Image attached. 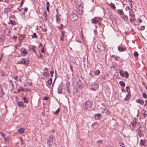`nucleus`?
<instances>
[{
  "label": "nucleus",
  "mask_w": 147,
  "mask_h": 147,
  "mask_svg": "<svg viewBox=\"0 0 147 147\" xmlns=\"http://www.w3.org/2000/svg\"><path fill=\"white\" fill-rule=\"evenodd\" d=\"M103 142V141L102 140H99L97 141V143L98 144L99 143H102Z\"/></svg>",
  "instance_id": "58836bf2"
},
{
  "label": "nucleus",
  "mask_w": 147,
  "mask_h": 147,
  "mask_svg": "<svg viewBox=\"0 0 147 147\" xmlns=\"http://www.w3.org/2000/svg\"><path fill=\"white\" fill-rule=\"evenodd\" d=\"M128 1L130 3H131V4H133V3L134 4V2L132 1V0H128Z\"/></svg>",
  "instance_id": "09e8293b"
},
{
  "label": "nucleus",
  "mask_w": 147,
  "mask_h": 147,
  "mask_svg": "<svg viewBox=\"0 0 147 147\" xmlns=\"http://www.w3.org/2000/svg\"><path fill=\"white\" fill-rule=\"evenodd\" d=\"M142 128L141 127H139V128L138 129V130H138L137 133L139 135H140L141 134V130L140 129V128Z\"/></svg>",
  "instance_id": "c85d7f7f"
},
{
  "label": "nucleus",
  "mask_w": 147,
  "mask_h": 147,
  "mask_svg": "<svg viewBox=\"0 0 147 147\" xmlns=\"http://www.w3.org/2000/svg\"><path fill=\"white\" fill-rule=\"evenodd\" d=\"M27 10H28L27 8L26 7H25L24 9V12H26L27 11Z\"/></svg>",
  "instance_id": "3c124183"
},
{
  "label": "nucleus",
  "mask_w": 147,
  "mask_h": 147,
  "mask_svg": "<svg viewBox=\"0 0 147 147\" xmlns=\"http://www.w3.org/2000/svg\"><path fill=\"white\" fill-rule=\"evenodd\" d=\"M63 25L62 24H61V26L59 27V28L60 30H61L62 29V28L63 27Z\"/></svg>",
  "instance_id": "ea45409f"
},
{
  "label": "nucleus",
  "mask_w": 147,
  "mask_h": 147,
  "mask_svg": "<svg viewBox=\"0 0 147 147\" xmlns=\"http://www.w3.org/2000/svg\"><path fill=\"white\" fill-rule=\"evenodd\" d=\"M18 10L19 11H22V10L21 9H20L18 8Z\"/></svg>",
  "instance_id": "69168bd1"
},
{
  "label": "nucleus",
  "mask_w": 147,
  "mask_h": 147,
  "mask_svg": "<svg viewBox=\"0 0 147 147\" xmlns=\"http://www.w3.org/2000/svg\"><path fill=\"white\" fill-rule=\"evenodd\" d=\"M0 134L2 137H5V134L4 133L2 132H0Z\"/></svg>",
  "instance_id": "e433bc0d"
},
{
  "label": "nucleus",
  "mask_w": 147,
  "mask_h": 147,
  "mask_svg": "<svg viewBox=\"0 0 147 147\" xmlns=\"http://www.w3.org/2000/svg\"><path fill=\"white\" fill-rule=\"evenodd\" d=\"M109 5L111 7V8L112 9H115L116 8L115 5L113 3H111L109 4Z\"/></svg>",
  "instance_id": "393cba45"
},
{
  "label": "nucleus",
  "mask_w": 147,
  "mask_h": 147,
  "mask_svg": "<svg viewBox=\"0 0 147 147\" xmlns=\"http://www.w3.org/2000/svg\"><path fill=\"white\" fill-rule=\"evenodd\" d=\"M145 102L146 103V104H147V100H146L145 101Z\"/></svg>",
  "instance_id": "774afa93"
},
{
  "label": "nucleus",
  "mask_w": 147,
  "mask_h": 147,
  "mask_svg": "<svg viewBox=\"0 0 147 147\" xmlns=\"http://www.w3.org/2000/svg\"><path fill=\"white\" fill-rule=\"evenodd\" d=\"M124 76H125L126 78H128L129 76L128 74L127 71H125L124 73Z\"/></svg>",
  "instance_id": "a878e982"
},
{
  "label": "nucleus",
  "mask_w": 147,
  "mask_h": 147,
  "mask_svg": "<svg viewBox=\"0 0 147 147\" xmlns=\"http://www.w3.org/2000/svg\"><path fill=\"white\" fill-rule=\"evenodd\" d=\"M52 78H50L47 81V83L49 85H51L52 83Z\"/></svg>",
  "instance_id": "4be33fe9"
},
{
  "label": "nucleus",
  "mask_w": 147,
  "mask_h": 147,
  "mask_svg": "<svg viewBox=\"0 0 147 147\" xmlns=\"http://www.w3.org/2000/svg\"><path fill=\"white\" fill-rule=\"evenodd\" d=\"M9 81L10 82H11V86H12V87L13 88V87H14V85L13 84V82L11 80H9Z\"/></svg>",
  "instance_id": "de8ad7c7"
},
{
  "label": "nucleus",
  "mask_w": 147,
  "mask_h": 147,
  "mask_svg": "<svg viewBox=\"0 0 147 147\" xmlns=\"http://www.w3.org/2000/svg\"><path fill=\"white\" fill-rule=\"evenodd\" d=\"M92 102L90 101L85 102L84 105V108L85 109H88L90 108L92 105Z\"/></svg>",
  "instance_id": "f257e3e1"
},
{
  "label": "nucleus",
  "mask_w": 147,
  "mask_h": 147,
  "mask_svg": "<svg viewBox=\"0 0 147 147\" xmlns=\"http://www.w3.org/2000/svg\"><path fill=\"white\" fill-rule=\"evenodd\" d=\"M144 26H142L141 28V30H142V29L144 30Z\"/></svg>",
  "instance_id": "bf43d9fd"
},
{
  "label": "nucleus",
  "mask_w": 147,
  "mask_h": 147,
  "mask_svg": "<svg viewBox=\"0 0 147 147\" xmlns=\"http://www.w3.org/2000/svg\"><path fill=\"white\" fill-rule=\"evenodd\" d=\"M21 52L24 54L27 53V51L25 49H22L21 50Z\"/></svg>",
  "instance_id": "5701e85b"
},
{
  "label": "nucleus",
  "mask_w": 147,
  "mask_h": 147,
  "mask_svg": "<svg viewBox=\"0 0 147 147\" xmlns=\"http://www.w3.org/2000/svg\"><path fill=\"white\" fill-rule=\"evenodd\" d=\"M23 100H24V102L26 103H28V100L27 98L25 97H24L23 98Z\"/></svg>",
  "instance_id": "b1692460"
},
{
  "label": "nucleus",
  "mask_w": 147,
  "mask_h": 147,
  "mask_svg": "<svg viewBox=\"0 0 147 147\" xmlns=\"http://www.w3.org/2000/svg\"><path fill=\"white\" fill-rule=\"evenodd\" d=\"M72 68H73L72 66H71V65H70V69L71 70H72Z\"/></svg>",
  "instance_id": "680f3d73"
},
{
  "label": "nucleus",
  "mask_w": 147,
  "mask_h": 147,
  "mask_svg": "<svg viewBox=\"0 0 147 147\" xmlns=\"http://www.w3.org/2000/svg\"><path fill=\"white\" fill-rule=\"evenodd\" d=\"M62 88L60 86L59 87L58 89V92L59 94H61L62 92Z\"/></svg>",
  "instance_id": "4468645a"
},
{
  "label": "nucleus",
  "mask_w": 147,
  "mask_h": 147,
  "mask_svg": "<svg viewBox=\"0 0 147 147\" xmlns=\"http://www.w3.org/2000/svg\"><path fill=\"white\" fill-rule=\"evenodd\" d=\"M136 101L137 103H139L142 105H143L144 103V100L142 99H138L136 100Z\"/></svg>",
  "instance_id": "1a4fd4ad"
},
{
  "label": "nucleus",
  "mask_w": 147,
  "mask_h": 147,
  "mask_svg": "<svg viewBox=\"0 0 147 147\" xmlns=\"http://www.w3.org/2000/svg\"><path fill=\"white\" fill-rule=\"evenodd\" d=\"M29 61L27 60V61L25 60L23 58H21L18 61L17 64H22L24 65H27L29 64Z\"/></svg>",
  "instance_id": "7ed1b4c3"
},
{
  "label": "nucleus",
  "mask_w": 147,
  "mask_h": 147,
  "mask_svg": "<svg viewBox=\"0 0 147 147\" xmlns=\"http://www.w3.org/2000/svg\"><path fill=\"white\" fill-rule=\"evenodd\" d=\"M20 91H22L24 92V90L23 88H22L20 89H18V92H19Z\"/></svg>",
  "instance_id": "37998d69"
},
{
  "label": "nucleus",
  "mask_w": 147,
  "mask_h": 147,
  "mask_svg": "<svg viewBox=\"0 0 147 147\" xmlns=\"http://www.w3.org/2000/svg\"><path fill=\"white\" fill-rule=\"evenodd\" d=\"M101 115L100 114L98 113L95 115V118L96 119H99L101 117Z\"/></svg>",
  "instance_id": "9b49d317"
},
{
  "label": "nucleus",
  "mask_w": 147,
  "mask_h": 147,
  "mask_svg": "<svg viewBox=\"0 0 147 147\" xmlns=\"http://www.w3.org/2000/svg\"><path fill=\"white\" fill-rule=\"evenodd\" d=\"M4 139L5 141H8L9 140V138L8 137H4Z\"/></svg>",
  "instance_id": "79ce46f5"
},
{
  "label": "nucleus",
  "mask_w": 147,
  "mask_h": 147,
  "mask_svg": "<svg viewBox=\"0 0 147 147\" xmlns=\"http://www.w3.org/2000/svg\"><path fill=\"white\" fill-rule=\"evenodd\" d=\"M140 146H144L145 145V142L142 139H141L140 140Z\"/></svg>",
  "instance_id": "dca6fc26"
},
{
  "label": "nucleus",
  "mask_w": 147,
  "mask_h": 147,
  "mask_svg": "<svg viewBox=\"0 0 147 147\" xmlns=\"http://www.w3.org/2000/svg\"><path fill=\"white\" fill-rule=\"evenodd\" d=\"M134 55L135 57H138L139 55L137 51H135L134 53Z\"/></svg>",
  "instance_id": "f704fd0d"
},
{
  "label": "nucleus",
  "mask_w": 147,
  "mask_h": 147,
  "mask_svg": "<svg viewBox=\"0 0 147 147\" xmlns=\"http://www.w3.org/2000/svg\"><path fill=\"white\" fill-rule=\"evenodd\" d=\"M100 72L99 70H97L96 71H95L94 72V73L95 74H96L97 75H98L100 74Z\"/></svg>",
  "instance_id": "2f4dec72"
},
{
  "label": "nucleus",
  "mask_w": 147,
  "mask_h": 147,
  "mask_svg": "<svg viewBox=\"0 0 147 147\" xmlns=\"http://www.w3.org/2000/svg\"><path fill=\"white\" fill-rule=\"evenodd\" d=\"M13 38L14 39H15L16 40V39L17 38V36H13Z\"/></svg>",
  "instance_id": "e2e57ef3"
},
{
  "label": "nucleus",
  "mask_w": 147,
  "mask_h": 147,
  "mask_svg": "<svg viewBox=\"0 0 147 147\" xmlns=\"http://www.w3.org/2000/svg\"><path fill=\"white\" fill-rule=\"evenodd\" d=\"M46 9H47V11L48 12H49V6H47V7H46Z\"/></svg>",
  "instance_id": "864d4df0"
},
{
  "label": "nucleus",
  "mask_w": 147,
  "mask_h": 147,
  "mask_svg": "<svg viewBox=\"0 0 147 147\" xmlns=\"http://www.w3.org/2000/svg\"><path fill=\"white\" fill-rule=\"evenodd\" d=\"M24 131V129L23 128H21L20 129L18 130V132L20 134L23 133Z\"/></svg>",
  "instance_id": "f8f14e48"
},
{
  "label": "nucleus",
  "mask_w": 147,
  "mask_h": 147,
  "mask_svg": "<svg viewBox=\"0 0 147 147\" xmlns=\"http://www.w3.org/2000/svg\"><path fill=\"white\" fill-rule=\"evenodd\" d=\"M123 18L125 20L127 21L128 20V17L126 16H124L123 17Z\"/></svg>",
  "instance_id": "4c0bfd02"
},
{
  "label": "nucleus",
  "mask_w": 147,
  "mask_h": 147,
  "mask_svg": "<svg viewBox=\"0 0 147 147\" xmlns=\"http://www.w3.org/2000/svg\"><path fill=\"white\" fill-rule=\"evenodd\" d=\"M41 51L42 53H44V49H43V48H42L41 50Z\"/></svg>",
  "instance_id": "4d7b16f0"
},
{
  "label": "nucleus",
  "mask_w": 147,
  "mask_h": 147,
  "mask_svg": "<svg viewBox=\"0 0 147 147\" xmlns=\"http://www.w3.org/2000/svg\"><path fill=\"white\" fill-rule=\"evenodd\" d=\"M118 49L119 52H122L126 49L123 46L120 45L118 47Z\"/></svg>",
  "instance_id": "0eeeda50"
},
{
  "label": "nucleus",
  "mask_w": 147,
  "mask_h": 147,
  "mask_svg": "<svg viewBox=\"0 0 147 147\" xmlns=\"http://www.w3.org/2000/svg\"><path fill=\"white\" fill-rule=\"evenodd\" d=\"M70 85L69 83V82H67V84H66V89L67 90V92H68V93H71V91L70 90L69 88V86Z\"/></svg>",
  "instance_id": "9d476101"
},
{
  "label": "nucleus",
  "mask_w": 147,
  "mask_h": 147,
  "mask_svg": "<svg viewBox=\"0 0 147 147\" xmlns=\"http://www.w3.org/2000/svg\"><path fill=\"white\" fill-rule=\"evenodd\" d=\"M49 99V97H44L43 98L44 100H47Z\"/></svg>",
  "instance_id": "a18cd8bd"
},
{
  "label": "nucleus",
  "mask_w": 147,
  "mask_h": 147,
  "mask_svg": "<svg viewBox=\"0 0 147 147\" xmlns=\"http://www.w3.org/2000/svg\"><path fill=\"white\" fill-rule=\"evenodd\" d=\"M132 125L133 127H135L136 125V121H134L132 122Z\"/></svg>",
  "instance_id": "bb28decb"
},
{
  "label": "nucleus",
  "mask_w": 147,
  "mask_h": 147,
  "mask_svg": "<svg viewBox=\"0 0 147 147\" xmlns=\"http://www.w3.org/2000/svg\"><path fill=\"white\" fill-rule=\"evenodd\" d=\"M97 47L98 50V51L100 52L101 51H104L105 50V47L104 44L101 42L98 43Z\"/></svg>",
  "instance_id": "f03ea898"
},
{
  "label": "nucleus",
  "mask_w": 147,
  "mask_h": 147,
  "mask_svg": "<svg viewBox=\"0 0 147 147\" xmlns=\"http://www.w3.org/2000/svg\"><path fill=\"white\" fill-rule=\"evenodd\" d=\"M37 37V36L35 33H33V34L32 35V38H36Z\"/></svg>",
  "instance_id": "473e14b6"
},
{
  "label": "nucleus",
  "mask_w": 147,
  "mask_h": 147,
  "mask_svg": "<svg viewBox=\"0 0 147 147\" xmlns=\"http://www.w3.org/2000/svg\"><path fill=\"white\" fill-rule=\"evenodd\" d=\"M31 50H32L33 51V52L35 53V51H34V49H33V48H32L31 49Z\"/></svg>",
  "instance_id": "338daca9"
},
{
  "label": "nucleus",
  "mask_w": 147,
  "mask_h": 147,
  "mask_svg": "<svg viewBox=\"0 0 147 147\" xmlns=\"http://www.w3.org/2000/svg\"><path fill=\"white\" fill-rule=\"evenodd\" d=\"M18 105L20 107H22L24 106V103L22 102H18Z\"/></svg>",
  "instance_id": "412c9836"
},
{
  "label": "nucleus",
  "mask_w": 147,
  "mask_h": 147,
  "mask_svg": "<svg viewBox=\"0 0 147 147\" xmlns=\"http://www.w3.org/2000/svg\"><path fill=\"white\" fill-rule=\"evenodd\" d=\"M138 21L140 23H141L142 22V20L140 18L138 19Z\"/></svg>",
  "instance_id": "8fccbe9b"
},
{
  "label": "nucleus",
  "mask_w": 147,
  "mask_h": 147,
  "mask_svg": "<svg viewBox=\"0 0 147 147\" xmlns=\"http://www.w3.org/2000/svg\"><path fill=\"white\" fill-rule=\"evenodd\" d=\"M74 92H75V91H76V92L78 91V90L77 88H74Z\"/></svg>",
  "instance_id": "6e6d98bb"
},
{
  "label": "nucleus",
  "mask_w": 147,
  "mask_h": 147,
  "mask_svg": "<svg viewBox=\"0 0 147 147\" xmlns=\"http://www.w3.org/2000/svg\"><path fill=\"white\" fill-rule=\"evenodd\" d=\"M13 78H14V79L15 80H16L17 79V76H15L13 77Z\"/></svg>",
  "instance_id": "052dcab7"
},
{
  "label": "nucleus",
  "mask_w": 147,
  "mask_h": 147,
  "mask_svg": "<svg viewBox=\"0 0 147 147\" xmlns=\"http://www.w3.org/2000/svg\"><path fill=\"white\" fill-rule=\"evenodd\" d=\"M119 84L122 87H124L125 86V83L123 81H121L119 82Z\"/></svg>",
  "instance_id": "6ab92c4d"
},
{
  "label": "nucleus",
  "mask_w": 147,
  "mask_h": 147,
  "mask_svg": "<svg viewBox=\"0 0 147 147\" xmlns=\"http://www.w3.org/2000/svg\"><path fill=\"white\" fill-rule=\"evenodd\" d=\"M130 98V95L128 94L126 96V97L125 98V100H127L128 99H129Z\"/></svg>",
  "instance_id": "72a5a7b5"
},
{
  "label": "nucleus",
  "mask_w": 147,
  "mask_h": 147,
  "mask_svg": "<svg viewBox=\"0 0 147 147\" xmlns=\"http://www.w3.org/2000/svg\"><path fill=\"white\" fill-rule=\"evenodd\" d=\"M54 73V71H51L50 72V75L51 76L53 77V74Z\"/></svg>",
  "instance_id": "a19ab883"
},
{
  "label": "nucleus",
  "mask_w": 147,
  "mask_h": 147,
  "mask_svg": "<svg viewBox=\"0 0 147 147\" xmlns=\"http://www.w3.org/2000/svg\"><path fill=\"white\" fill-rule=\"evenodd\" d=\"M46 4H47V6H49L50 4H49V2H48V1L47 2Z\"/></svg>",
  "instance_id": "13d9d810"
},
{
  "label": "nucleus",
  "mask_w": 147,
  "mask_h": 147,
  "mask_svg": "<svg viewBox=\"0 0 147 147\" xmlns=\"http://www.w3.org/2000/svg\"><path fill=\"white\" fill-rule=\"evenodd\" d=\"M142 95L143 98H147V95L145 93H143Z\"/></svg>",
  "instance_id": "cd10ccee"
},
{
  "label": "nucleus",
  "mask_w": 147,
  "mask_h": 147,
  "mask_svg": "<svg viewBox=\"0 0 147 147\" xmlns=\"http://www.w3.org/2000/svg\"><path fill=\"white\" fill-rule=\"evenodd\" d=\"M65 32L64 31H61V36L60 38V40L61 41H63L64 40V38L65 37Z\"/></svg>",
  "instance_id": "6e6552de"
},
{
  "label": "nucleus",
  "mask_w": 147,
  "mask_h": 147,
  "mask_svg": "<svg viewBox=\"0 0 147 147\" xmlns=\"http://www.w3.org/2000/svg\"><path fill=\"white\" fill-rule=\"evenodd\" d=\"M59 15H56V21L57 23H59L60 22V20L59 17Z\"/></svg>",
  "instance_id": "ddd939ff"
},
{
  "label": "nucleus",
  "mask_w": 147,
  "mask_h": 147,
  "mask_svg": "<svg viewBox=\"0 0 147 147\" xmlns=\"http://www.w3.org/2000/svg\"><path fill=\"white\" fill-rule=\"evenodd\" d=\"M43 74V76H47L49 75V73L46 72H44Z\"/></svg>",
  "instance_id": "c03bdc74"
},
{
  "label": "nucleus",
  "mask_w": 147,
  "mask_h": 147,
  "mask_svg": "<svg viewBox=\"0 0 147 147\" xmlns=\"http://www.w3.org/2000/svg\"><path fill=\"white\" fill-rule=\"evenodd\" d=\"M60 111V109L59 108H58L57 110L55 112H54V113L56 115H58Z\"/></svg>",
  "instance_id": "7c9ffc66"
},
{
  "label": "nucleus",
  "mask_w": 147,
  "mask_h": 147,
  "mask_svg": "<svg viewBox=\"0 0 147 147\" xmlns=\"http://www.w3.org/2000/svg\"><path fill=\"white\" fill-rule=\"evenodd\" d=\"M126 90L128 93H130V89L129 87H127L126 88Z\"/></svg>",
  "instance_id": "c756f323"
},
{
  "label": "nucleus",
  "mask_w": 147,
  "mask_h": 147,
  "mask_svg": "<svg viewBox=\"0 0 147 147\" xmlns=\"http://www.w3.org/2000/svg\"><path fill=\"white\" fill-rule=\"evenodd\" d=\"M92 23L96 24L98 22V20L94 18H93L92 19Z\"/></svg>",
  "instance_id": "a211bd4d"
},
{
  "label": "nucleus",
  "mask_w": 147,
  "mask_h": 147,
  "mask_svg": "<svg viewBox=\"0 0 147 147\" xmlns=\"http://www.w3.org/2000/svg\"><path fill=\"white\" fill-rule=\"evenodd\" d=\"M78 18L77 15L74 12L72 13L70 16V19L72 21H74L77 20Z\"/></svg>",
  "instance_id": "20e7f679"
},
{
  "label": "nucleus",
  "mask_w": 147,
  "mask_h": 147,
  "mask_svg": "<svg viewBox=\"0 0 147 147\" xmlns=\"http://www.w3.org/2000/svg\"><path fill=\"white\" fill-rule=\"evenodd\" d=\"M77 84L79 89H81L83 88V84L81 82L80 80L77 82Z\"/></svg>",
  "instance_id": "423d86ee"
},
{
  "label": "nucleus",
  "mask_w": 147,
  "mask_h": 147,
  "mask_svg": "<svg viewBox=\"0 0 147 147\" xmlns=\"http://www.w3.org/2000/svg\"><path fill=\"white\" fill-rule=\"evenodd\" d=\"M118 13L120 14V15L123 16L124 15V13L122 10L121 9H119L118 11Z\"/></svg>",
  "instance_id": "f3484780"
},
{
  "label": "nucleus",
  "mask_w": 147,
  "mask_h": 147,
  "mask_svg": "<svg viewBox=\"0 0 147 147\" xmlns=\"http://www.w3.org/2000/svg\"><path fill=\"white\" fill-rule=\"evenodd\" d=\"M56 11H57V14L56 15H59V12L57 9H56Z\"/></svg>",
  "instance_id": "0e129e2a"
},
{
  "label": "nucleus",
  "mask_w": 147,
  "mask_h": 147,
  "mask_svg": "<svg viewBox=\"0 0 147 147\" xmlns=\"http://www.w3.org/2000/svg\"><path fill=\"white\" fill-rule=\"evenodd\" d=\"M130 9V7L129 6H127L125 8V10L126 11L129 10Z\"/></svg>",
  "instance_id": "49530a36"
},
{
  "label": "nucleus",
  "mask_w": 147,
  "mask_h": 147,
  "mask_svg": "<svg viewBox=\"0 0 147 147\" xmlns=\"http://www.w3.org/2000/svg\"><path fill=\"white\" fill-rule=\"evenodd\" d=\"M53 139L52 137L49 136L47 141V144L49 146H51L53 143Z\"/></svg>",
  "instance_id": "39448f33"
},
{
  "label": "nucleus",
  "mask_w": 147,
  "mask_h": 147,
  "mask_svg": "<svg viewBox=\"0 0 147 147\" xmlns=\"http://www.w3.org/2000/svg\"><path fill=\"white\" fill-rule=\"evenodd\" d=\"M119 59V57H115V60L116 61H117Z\"/></svg>",
  "instance_id": "5fc2aeb1"
},
{
  "label": "nucleus",
  "mask_w": 147,
  "mask_h": 147,
  "mask_svg": "<svg viewBox=\"0 0 147 147\" xmlns=\"http://www.w3.org/2000/svg\"><path fill=\"white\" fill-rule=\"evenodd\" d=\"M10 23L12 25H14L16 24V23L14 21L11 20L10 21Z\"/></svg>",
  "instance_id": "c9c22d12"
},
{
  "label": "nucleus",
  "mask_w": 147,
  "mask_h": 147,
  "mask_svg": "<svg viewBox=\"0 0 147 147\" xmlns=\"http://www.w3.org/2000/svg\"><path fill=\"white\" fill-rule=\"evenodd\" d=\"M79 6L80 7H81V8H82L83 7V4H81L79 5Z\"/></svg>",
  "instance_id": "603ef678"
},
{
  "label": "nucleus",
  "mask_w": 147,
  "mask_h": 147,
  "mask_svg": "<svg viewBox=\"0 0 147 147\" xmlns=\"http://www.w3.org/2000/svg\"><path fill=\"white\" fill-rule=\"evenodd\" d=\"M119 73L121 76L123 77H124V73L123 70H119Z\"/></svg>",
  "instance_id": "aec40b11"
},
{
  "label": "nucleus",
  "mask_w": 147,
  "mask_h": 147,
  "mask_svg": "<svg viewBox=\"0 0 147 147\" xmlns=\"http://www.w3.org/2000/svg\"><path fill=\"white\" fill-rule=\"evenodd\" d=\"M44 19L45 21L47 20V13L46 11H45L44 12Z\"/></svg>",
  "instance_id": "2eb2a0df"
}]
</instances>
